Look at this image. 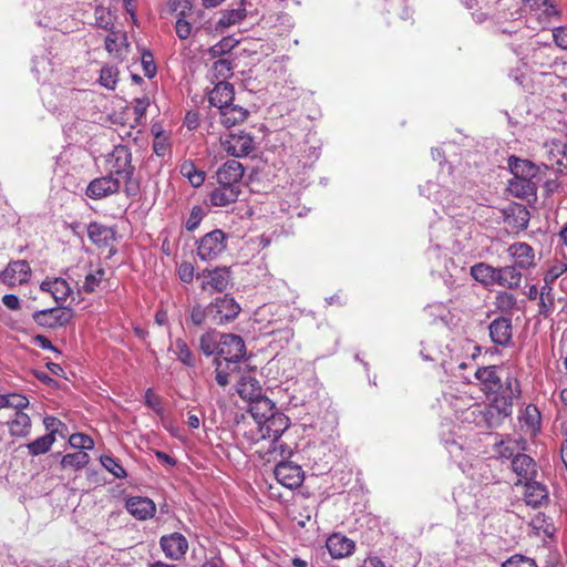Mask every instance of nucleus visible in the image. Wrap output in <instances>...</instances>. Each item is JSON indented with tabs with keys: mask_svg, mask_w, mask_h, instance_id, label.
Listing matches in <instances>:
<instances>
[{
	"mask_svg": "<svg viewBox=\"0 0 567 567\" xmlns=\"http://www.w3.org/2000/svg\"><path fill=\"white\" fill-rule=\"evenodd\" d=\"M167 11L176 17L175 32L181 40L188 39L193 29L199 28L203 11L195 10L190 0H169Z\"/></svg>",
	"mask_w": 567,
	"mask_h": 567,
	"instance_id": "f257e3e1",
	"label": "nucleus"
},
{
	"mask_svg": "<svg viewBox=\"0 0 567 567\" xmlns=\"http://www.w3.org/2000/svg\"><path fill=\"white\" fill-rule=\"evenodd\" d=\"M520 395V385L516 377L507 373L505 377V388L495 392V398L489 403L498 415L506 419L513 413L514 399Z\"/></svg>",
	"mask_w": 567,
	"mask_h": 567,
	"instance_id": "f03ea898",
	"label": "nucleus"
},
{
	"mask_svg": "<svg viewBox=\"0 0 567 567\" xmlns=\"http://www.w3.org/2000/svg\"><path fill=\"white\" fill-rule=\"evenodd\" d=\"M290 420L284 413L275 412L261 424L258 425L259 439L255 440L256 443L259 440L268 441L269 447L267 453H274L276 451V444L281 437L284 432L289 427Z\"/></svg>",
	"mask_w": 567,
	"mask_h": 567,
	"instance_id": "7ed1b4c3",
	"label": "nucleus"
},
{
	"mask_svg": "<svg viewBox=\"0 0 567 567\" xmlns=\"http://www.w3.org/2000/svg\"><path fill=\"white\" fill-rule=\"evenodd\" d=\"M227 247V236L221 229H214L196 243L197 256L204 261L217 259Z\"/></svg>",
	"mask_w": 567,
	"mask_h": 567,
	"instance_id": "20e7f679",
	"label": "nucleus"
},
{
	"mask_svg": "<svg viewBox=\"0 0 567 567\" xmlns=\"http://www.w3.org/2000/svg\"><path fill=\"white\" fill-rule=\"evenodd\" d=\"M240 311V306L229 295L218 297L209 303L210 322L217 326L234 321Z\"/></svg>",
	"mask_w": 567,
	"mask_h": 567,
	"instance_id": "39448f33",
	"label": "nucleus"
},
{
	"mask_svg": "<svg viewBox=\"0 0 567 567\" xmlns=\"http://www.w3.org/2000/svg\"><path fill=\"white\" fill-rule=\"evenodd\" d=\"M196 279L203 291L223 292L230 285L231 274L228 267L206 268L196 275Z\"/></svg>",
	"mask_w": 567,
	"mask_h": 567,
	"instance_id": "423d86ee",
	"label": "nucleus"
},
{
	"mask_svg": "<svg viewBox=\"0 0 567 567\" xmlns=\"http://www.w3.org/2000/svg\"><path fill=\"white\" fill-rule=\"evenodd\" d=\"M131 162L132 154L128 147L124 145L115 146L107 158L110 174L124 179L128 184L134 173V167Z\"/></svg>",
	"mask_w": 567,
	"mask_h": 567,
	"instance_id": "0eeeda50",
	"label": "nucleus"
},
{
	"mask_svg": "<svg viewBox=\"0 0 567 567\" xmlns=\"http://www.w3.org/2000/svg\"><path fill=\"white\" fill-rule=\"evenodd\" d=\"M74 317V312L68 307H55L38 310L32 315L35 323L48 329H58L68 326Z\"/></svg>",
	"mask_w": 567,
	"mask_h": 567,
	"instance_id": "6e6552de",
	"label": "nucleus"
},
{
	"mask_svg": "<svg viewBox=\"0 0 567 567\" xmlns=\"http://www.w3.org/2000/svg\"><path fill=\"white\" fill-rule=\"evenodd\" d=\"M464 420L474 423L477 427L494 429L498 427L505 419L498 415L489 404L486 406L474 404L465 412Z\"/></svg>",
	"mask_w": 567,
	"mask_h": 567,
	"instance_id": "1a4fd4ad",
	"label": "nucleus"
},
{
	"mask_svg": "<svg viewBox=\"0 0 567 567\" xmlns=\"http://www.w3.org/2000/svg\"><path fill=\"white\" fill-rule=\"evenodd\" d=\"M246 354V346L241 337L233 333H221L217 355L225 361L240 362Z\"/></svg>",
	"mask_w": 567,
	"mask_h": 567,
	"instance_id": "9d476101",
	"label": "nucleus"
},
{
	"mask_svg": "<svg viewBox=\"0 0 567 567\" xmlns=\"http://www.w3.org/2000/svg\"><path fill=\"white\" fill-rule=\"evenodd\" d=\"M221 146L227 154L234 157H243L249 155L254 150L252 137L245 133H229L221 140Z\"/></svg>",
	"mask_w": 567,
	"mask_h": 567,
	"instance_id": "9b49d317",
	"label": "nucleus"
},
{
	"mask_svg": "<svg viewBox=\"0 0 567 567\" xmlns=\"http://www.w3.org/2000/svg\"><path fill=\"white\" fill-rule=\"evenodd\" d=\"M121 182L118 177L109 174L90 182L86 187L85 194L92 199H102L110 195L116 194L120 190Z\"/></svg>",
	"mask_w": 567,
	"mask_h": 567,
	"instance_id": "f8f14e48",
	"label": "nucleus"
},
{
	"mask_svg": "<svg viewBox=\"0 0 567 567\" xmlns=\"http://www.w3.org/2000/svg\"><path fill=\"white\" fill-rule=\"evenodd\" d=\"M276 480L290 489L299 487L303 482L302 468L291 462H281L275 468Z\"/></svg>",
	"mask_w": 567,
	"mask_h": 567,
	"instance_id": "ddd939ff",
	"label": "nucleus"
},
{
	"mask_svg": "<svg viewBox=\"0 0 567 567\" xmlns=\"http://www.w3.org/2000/svg\"><path fill=\"white\" fill-rule=\"evenodd\" d=\"M244 166L236 159L225 162L216 172L217 184L240 188Z\"/></svg>",
	"mask_w": 567,
	"mask_h": 567,
	"instance_id": "4468645a",
	"label": "nucleus"
},
{
	"mask_svg": "<svg viewBox=\"0 0 567 567\" xmlns=\"http://www.w3.org/2000/svg\"><path fill=\"white\" fill-rule=\"evenodd\" d=\"M159 545L165 556L172 560L182 559L188 549V542L181 533L162 536Z\"/></svg>",
	"mask_w": 567,
	"mask_h": 567,
	"instance_id": "2eb2a0df",
	"label": "nucleus"
},
{
	"mask_svg": "<svg viewBox=\"0 0 567 567\" xmlns=\"http://www.w3.org/2000/svg\"><path fill=\"white\" fill-rule=\"evenodd\" d=\"M31 268L28 261L17 260L10 262L0 274V279L8 286H16L27 282L30 277Z\"/></svg>",
	"mask_w": 567,
	"mask_h": 567,
	"instance_id": "dca6fc26",
	"label": "nucleus"
},
{
	"mask_svg": "<svg viewBox=\"0 0 567 567\" xmlns=\"http://www.w3.org/2000/svg\"><path fill=\"white\" fill-rule=\"evenodd\" d=\"M498 371L499 368L496 365L482 367L476 370L475 378L486 392L495 393L505 388V378H502Z\"/></svg>",
	"mask_w": 567,
	"mask_h": 567,
	"instance_id": "f3484780",
	"label": "nucleus"
},
{
	"mask_svg": "<svg viewBox=\"0 0 567 567\" xmlns=\"http://www.w3.org/2000/svg\"><path fill=\"white\" fill-rule=\"evenodd\" d=\"M507 252L514 259V266L519 270L535 266L534 249L527 243H514L507 248Z\"/></svg>",
	"mask_w": 567,
	"mask_h": 567,
	"instance_id": "a211bd4d",
	"label": "nucleus"
},
{
	"mask_svg": "<svg viewBox=\"0 0 567 567\" xmlns=\"http://www.w3.org/2000/svg\"><path fill=\"white\" fill-rule=\"evenodd\" d=\"M326 547L332 558L340 559L350 556L354 551L355 543L340 533H334L328 537Z\"/></svg>",
	"mask_w": 567,
	"mask_h": 567,
	"instance_id": "6ab92c4d",
	"label": "nucleus"
},
{
	"mask_svg": "<svg viewBox=\"0 0 567 567\" xmlns=\"http://www.w3.org/2000/svg\"><path fill=\"white\" fill-rule=\"evenodd\" d=\"M125 507L132 516L140 520L152 518L156 512L155 503L151 498L142 496L127 498Z\"/></svg>",
	"mask_w": 567,
	"mask_h": 567,
	"instance_id": "aec40b11",
	"label": "nucleus"
},
{
	"mask_svg": "<svg viewBox=\"0 0 567 567\" xmlns=\"http://www.w3.org/2000/svg\"><path fill=\"white\" fill-rule=\"evenodd\" d=\"M489 337L492 341L499 346H507L512 341L513 327L512 319L498 317L489 323Z\"/></svg>",
	"mask_w": 567,
	"mask_h": 567,
	"instance_id": "412c9836",
	"label": "nucleus"
},
{
	"mask_svg": "<svg viewBox=\"0 0 567 567\" xmlns=\"http://www.w3.org/2000/svg\"><path fill=\"white\" fill-rule=\"evenodd\" d=\"M508 166L513 178L538 182L539 167L530 161L511 156L508 158Z\"/></svg>",
	"mask_w": 567,
	"mask_h": 567,
	"instance_id": "4be33fe9",
	"label": "nucleus"
},
{
	"mask_svg": "<svg viewBox=\"0 0 567 567\" xmlns=\"http://www.w3.org/2000/svg\"><path fill=\"white\" fill-rule=\"evenodd\" d=\"M42 291L49 292L58 303L66 301L72 293L69 282L59 277L47 278L40 286Z\"/></svg>",
	"mask_w": 567,
	"mask_h": 567,
	"instance_id": "5701e85b",
	"label": "nucleus"
},
{
	"mask_svg": "<svg viewBox=\"0 0 567 567\" xmlns=\"http://www.w3.org/2000/svg\"><path fill=\"white\" fill-rule=\"evenodd\" d=\"M241 193L240 188H234L226 185L215 187L209 194V202L212 206L225 207L237 202Z\"/></svg>",
	"mask_w": 567,
	"mask_h": 567,
	"instance_id": "b1692460",
	"label": "nucleus"
},
{
	"mask_svg": "<svg viewBox=\"0 0 567 567\" xmlns=\"http://www.w3.org/2000/svg\"><path fill=\"white\" fill-rule=\"evenodd\" d=\"M237 393L248 403L262 395V388L259 381L250 374H243L237 384Z\"/></svg>",
	"mask_w": 567,
	"mask_h": 567,
	"instance_id": "393cba45",
	"label": "nucleus"
},
{
	"mask_svg": "<svg viewBox=\"0 0 567 567\" xmlns=\"http://www.w3.org/2000/svg\"><path fill=\"white\" fill-rule=\"evenodd\" d=\"M512 470L526 482L534 478L537 473L535 461L527 454L516 453L512 460Z\"/></svg>",
	"mask_w": 567,
	"mask_h": 567,
	"instance_id": "a878e982",
	"label": "nucleus"
},
{
	"mask_svg": "<svg viewBox=\"0 0 567 567\" xmlns=\"http://www.w3.org/2000/svg\"><path fill=\"white\" fill-rule=\"evenodd\" d=\"M210 105L219 110L234 100V86L228 82H217L208 96Z\"/></svg>",
	"mask_w": 567,
	"mask_h": 567,
	"instance_id": "bb28decb",
	"label": "nucleus"
},
{
	"mask_svg": "<svg viewBox=\"0 0 567 567\" xmlns=\"http://www.w3.org/2000/svg\"><path fill=\"white\" fill-rule=\"evenodd\" d=\"M508 190L515 197L529 202L536 198L537 181L512 178L508 183Z\"/></svg>",
	"mask_w": 567,
	"mask_h": 567,
	"instance_id": "cd10ccee",
	"label": "nucleus"
},
{
	"mask_svg": "<svg viewBox=\"0 0 567 567\" xmlns=\"http://www.w3.org/2000/svg\"><path fill=\"white\" fill-rule=\"evenodd\" d=\"M525 502L533 508L539 507L543 502L547 501L548 492L545 485L530 480L525 484Z\"/></svg>",
	"mask_w": 567,
	"mask_h": 567,
	"instance_id": "c85d7f7f",
	"label": "nucleus"
},
{
	"mask_svg": "<svg viewBox=\"0 0 567 567\" xmlns=\"http://www.w3.org/2000/svg\"><path fill=\"white\" fill-rule=\"evenodd\" d=\"M213 364L215 365V380L216 383L226 388L230 383L233 373L238 372L239 362L225 361L221 358H214Z\"/></svg>",
	"mask_w": 567,
	"mask_h": 567,
	"instance_id": "c756f323",
	"label": "nucleus"
},
{
	"mask_svg": "<svg viewBox=\"0 0 567 567\" xmlns=\"http://www.w3.org/2000/svg\"><path fill=\"white\" fill-rule=\"evenodd\" d=\"M275 409L274 402L264 394L249 402V412L258 425L272 415L276 412Z\"/></svg>",
	"mask_w": 567,
	"mask_h": 567,
	"instance_id": "7c9ffc66",
	"label": "nucleus"
},
{
	"mask_svg": "<svg viewBox=\"0 0 567 567\" xmlns=\"http://www.w3.org/2000/svg\"><path fill=\"white\" fill-rule=\"evenodd\" d=\"M496 278L497 286H502L507 289H516L520 285L522 272L514 265L497 267Z\"/></svg>",
	"mask_w": 567,
	"mask_h": 567,
	"instance_id": "2f4dec72",
	"label": "nucleus"
},
{
	"mask_svg": "<svg viewBox=\"0 0 567 567\" xmlns=\"http://www.w3.org/2000/svg\"><path fill=\"white\" fill-rule=\"evenodd\" d=\"M218 112H219L220 122L226 127H231V126H235L237 124H240L248 116V111L247 110H245L241 106L234 105L231 103L226 105L225 107H223Z\"/></svg>",
	"mask_w": 567,
	"mask_h": 567,
	"instance_id": "473e14b6",
	"label": "nucleus"
},
{
	"mask_svg": "<svg viewBox=\"0 0 567 567\" xmlns=\"http://www.w3.org/2000/svg\"><path fill=\"white\" fill-rule=\"evenodd\" d=\"M497 267L485 262H478L471 267V276L485 287L496 285Z\"/></svg>",
	"mask_w": 567,
	"mask_h": 567,
	"instance_id": "72a5a7b5",
	"label": "nucleus"
},
{
	"mask_svg": "<svg viewBox=\"0 0 567 567\" xmlns=\"http://www.w3.org/2000/svg\"><path fill=\"white\" fill-rule=\"evenodd\" d=\"M115 233L112 228L99 223H91L87 226V236L97 246H107L114 239Z\"/></svg>",
	"mask_w": 567,
	"mask_h": 567,
	"instance_id": "f704fd0d",
	"label": "nucleus"
},
{
	"mask_svg": "<svg viewBox=\"0 0 567 567\" xmlns=\"http://www.w3.org/2000/svg\"><path fill=\"white\" fill-rule=\"evenodd\" d=\"M539 310L538 313L545 318L549 317L555 309V297L553 285L545 284L539 289Z\"/></svg>",
	"mask_w": 567,
	"mask_h": 567,
	"instance_id": "c9c22d12",
	"label": "nucleus"
},
{
	"mask_svg": "<svg viewBox=\"0 0 567 567\" xmlns=\"http://www.w3.org/2000/svg\"><path fill=\"white\" fill-rule=\"evenodd\" d=\"M181 174L188 179L193 187H199L205 182V172L198 169L193 161H184L179 167Z\"/></svg>",
	"mask_w": 567,
	"mask_h": 567,
	"instance_id": "e433bc0d",
	"label": "nucleus"
},
{
	"mask_svg": "<svg viewBox=\"0 0 567 567\" xmlns=\"http://www.w3.org/2000/svg\"><path fill=\"white\" fill-rule=\"evenodd\" d=\"M31 420L28 414L17 410L14 417L9 422L10 433L13 436H25L29 433Z\"/></svg>",
	"mask_w": 567,
	"mask_h": 567,
	"instance_id": "4c0bfd02",
	"label": "nucleus"
},
{
	"mask_svg": "<svg viewBox=\"0 0 567 567\" xmlns=\"http://www.w3.org/2000/svg\"><path fill=\"white\" fill-rule=\"evenodd\" d=\"M220 336L217 331H207L200 336L199 349L206 357L217 355Z\"/></svg>",
	"mask_w": 567,
	"mask_h": 567,
	"instance_id": "58836bf2",
	"label": "nucleus"
},
{
	"mask_svg": "<svg viewBox=\"0 0 567 567\" xmlns=\"http://www.w3.org/2000/svg\"><path fill=\"white\" fill-rule=\"evenodd\" d=\"M522 422L532 434H535L540 430L542 416L536 405L529 404L526 406L522 416Z\"/></svg>",
	"mask_w": 567,
	"mask_h": 567,
	"instance_id": "ea45409f",
	"label": "nucleus"
},
{
	"mask_svg": "<svg viewBox=\"0 0 567 567\" xmlns=\"http://www.w3.org/2000/svg\"><path fill=\"white\" fill-rule=\"evenodd\" d=\"M213 81L227 82L226 80L233 75V63L228 59H219L215 61L210 69Z\"/></svg>",
	"mask_w": 567,
	"mask_h": 567,
	"instance_id": "a19ab883",
	"label": "nucleus"
},
{
	"mask_svg": "<svg viewBox=\"0 0 567 567\" xmlns=\"http://www.w3.org/2000/svg\"><path fill=\"white\" fill-rule=\"evenodd\" d=\"M529 218V212L523 205H517V207L512 210V214H507L506 216L507 223L513 224L517 230L526 229L528 227Z\"/></svg>",
	"mask_w": 567,
	"mask_h": 567,
	"instance_id": "79ce46f5",
	"label": "nucleus"
},
{
	"mask_svg": "<svg viewBox=\"0 0 567 567\" xmlns=\"http://www.w3.org/2000/svg\"><path fill=\"white\" fill-rule=\"evenodd\" d=\"M90 462V456L85 451H76L64 455L61 460L62 468L80 470Z\"/></svg>",
	"mask_w": 567,
	"mask_h": 567,
	"instance_id": "37998d69",
	"label": "nucleus"
},
{
	"mask_svg": "<svg viewBox=\"0 0 567 567\" xmlns=\"http://www.w3.org/2000/svg\"><path fill=\"white\" fill-rule=\"evenodd\" d=\"M55 441L52 433H48L27 444L28 452L31 456H38L47 453Z\"/></svg>",
	"mask_w": 567,
	"mask_h": 567,
	"instance_id": "c03bdc74",
	"label": "nucleus"
},
{
	"mask_svg": "<svg viewBox=\"0 0 567 567\" xmlns=\"http://www.w3.org/2000/svg\"><path fill=\"white\" fill-rule=\"evenodd\" d=\"M173 352L177 359L186 367L194 368L196 365V359L183 339H177L173 346Z\"/></svg>",
	"mask_w": 567,
	"mask_h": 567,
	"instance_id": "a18cd8bd",
	"label": "nucleus"
},
{
	"mask_svg": "<svg viewBox=\"0 0 567 567\" xmlns=\"http://www.w3.org/2000/svg\"><path fill=\"white\" fill-rule=\"evenodd\" d=\"M95 25L106 31L114 29L116 16L112 11L102 6H96L94 10Z\"/></svg>",
	"mask_w": 567,
	"mask_h": 567,
	"instance_id": "49530a36",
	"label": "nucleus"
},
{
	"mask_svg": "<svg viewBox=\"0 0 567 567\" xmlns=\"http://www.w3.org/2000/svg\"><path fill=\"white\" fill-rule=\"evenodd\" d=\"M125 41V34L118 30L112 29L105 38V49L109 53L120 56L122 53V45Z\"/></svg>",
	"mask_w": 567,
	"mask_h": 567,
	"instance_id": "de8ad7c7",
	"label": "nucleus"
},
{
	"mask_svg": "<svg viewBox=\"0 0 567 567\" xmlns=\"http://www.w3.org/2000/svg\"><path fill=\"white\" fill-rule=\"evenodd\" d=\"M246 17V10L244 8H237L231 10H225L221 13L217 22V27L219 28H228L239 21H241Z\"/></svg>",
	"mask_w": 567,
	"mask_h": 567,
	"instance_id": "09e8293b",
	"label": "nucleus"
},
{
	"mask_svg": "<svg viewBox=\"0 0 567 567\" xmlns=\"http://www.w3.org/2000/svg\"><path fill=\"white\" fill-rule=\"evenodd\" d=\"M105 276V270L101 267L92 270L85 276L84 284L82 286V290L86 293L94 292L95 289L100 286L103 278Z\"/></svg>",
	"mask_w": 567,
	"mask_h": 567,
	"instance_id": "8fccbe9b",
	"label": "nucleus"
},
{
	"mask_svg": "<svg viewBox=\"0 0 567 567\" xmlns=\"http://www.w3.org/2000/svg\"><path fill=\"white\" fill-rule=\"evenodd\" d=\"M523 2L524 0H499L498 8L504 11L502 18L505 20L512 19L513 21H516Z\"/></svg>",
	"mask_w": 567,
	"mask_h": 567,
	"instance_id": "3c124183",
	"label": "nucleus"
},
{
	"mask_svg": "<svg viewBox=\"0 0 567 567\" xmlns=\"http://www.w3.org/2000/svg\"><path fill=\"white\" fill-rule=\"evenodd\" d=\"M237 44L238 41L235 38L225 37L209 49V53L213 58L221 56L229 53Z\"/></svg>",
	"mask_w": 567,
	"mask_h": 567,
	"instance_id": "603ef678",
	"label": "nucleus"
},
{
	"mask_svg": "<svg viewBox=\"0 0 567 567\" xmlns=\"http://www.w3.org/2000/svg\"><path fill=\"white\" fill-rule=\"evenodd\" d=\"M567 271L566 260H555L544 275L545 284H554L561 275Z\"/></svg>",
	"mask_w": 567,
	"mask_h": 567,
	"instance_id": "864d4df0",
	"label": "nucleus"
},
{
	"mask_svg": "<svg viewBox=\"0 0 567 567\" xmlns=\"http://www.w3.org/2000/svg\"><path fill=\"white\" fill-rule=\"evenodd\" d=\"M516 303V297L507 291H501L495 297V306L502 312H511Z\"/></svg>",
	"mask_w": 567,
	"mask_h": 567,
	"instance_id": "5fc2aeb1",
	"label": "nucleus"
},
{
	"mask_svg": "<svg viewBox=\"0 0 567 567\" xmlns=\"http://www.w3.org/2000/svg\"><path fill=\"white\" fill-rule=\"evenodd\" d=\"M100 461L103 467L112 473L115 477L123 478L126 476L124 467L114 457L103 455L101 456Z\"/></svg>",
	"mask_w": 567,
	"mask_h": 567,
	"instance_id": "6e6d98bb",
	"label": "nucleus"
},
{
	"mask_svg": "<svg viewBox=\"0 0 567 567\" xmlns=\"http://www.w3.org/2000/svg\"><path fill=\"white\" fill-rule=\"evenodd\" d=\"M69 443L72 447L79 449L80 451L92 450L94 447L93 440L83 433H74L70 436Z\"/></svg>",
	"mask_w": 567,
	"mask_h": 567,
	"instance_id": "4d7b16f0",
	"label": "nucleus"
},
{
	"mask_svg": "<svg viewBox=\"0 0 567 567\" xmlns=\"http://www.w3.org/2000/svg\"><path fill=\"white\" fill-rule=\"evenodd\" d=\"M144 403L146 406L152 409L157 415H163L164 409L162 404V399L153 391V389L150 388L145 391Z\"/></svg>",
	"mask_w": 567,
	"mask_h": 567,
	"instance_id": "13d9d810",
	"label": "nucleus"
},
{
	"mask_svg": "<svg viewBox=\"0 0 567 567\" xmlns=\"http://www.w3.org/2000/svg\"><path fill=\"white\" fill-rule=\"evenodd\" d=\"M205 215H206V212L203 208V206H200V205L194 206L190 210L189 217L187 218V220L185 223L186 229L188 231L195 230L199 226V224Z\"/></svg>",
	"mask_w": 567,
	"mask_h": 567,
	"instance_id": "bf43d9fd",
	"label": "nucleus"
},
{
	"mask_svg": "<svg viewBox=\"0 0 567 567\" xmlns=\"http://www.w3.org/2000/svg\"><path fill=\"white\" fill-rule=\"evenodd\" d=\"M117 82V70L111 66L102 68L100 83L106 89L113 90Z\"/></svg>",
	"mask_w": 567,
	"mask_h": 567,
	"instance_id": "052dcab7",
	"label": "nucleus"
},
{
	"mask_svg": "<svg viewBox=\"0 0 567 567\" xmlns=\"http://www.w3.org/2000/svg\"><path fill=\"white\" fill-rule=\"evenodd\" d=\"M495 452L497 455L502 458H514L515 454V447H514V441L512 440H502L498 443L495 444Z\"/></svg>",
	"mask_w": 567,
	"mask_h": 567,
	"instance_id": "680f3d73",
	"label": "nucleus"
},
{
	"mask_svg": "<svg viewBox=\"0 0 567 567\" xmlns=\"http://www.w3.org/2000/svg\"><path fill=\"white\" fill-rule=\"evenodd\" d=\"M205 320L210 321L209 305L205 308L199 305L194 306L190 310V321L193 324L200 326L205 322Z\"/></svg>",
	"mask_w": 567,
	"mask_h": 567,
	"instance_id": "e2e57ef3",
	"label": "nucleus"
},
{
	"mask_svg": "<svg viewBox=\"0 0 567 567\" xmlns=\"http://www.w3.org/2000/svg\"><path fill=\"white\" fill-rule=\"evenodd\" d=\"M502 567H537L534 559L523 556L514 555L503 563Z\"/></svg>",
	"mask_w": 567,
	"mask_h": 567,
	"instance_id": "0e129e2a",
	"label": "nucleus"
},
{
	"mask_svg": "<svg viewBox=\"0 0 567 567\" xmlns=\"http://www.w3.org/2000/svg\"><path fill=\"white\" fill-rule=\"evenodd\" d=\"M177 274L179 279L185 284H190L195 277V269L190 262H182L178 266Z\"/></svg>",
	"mask_w": 567,
	"mask_h": 567,
	"instance_id": "69168bd1",
	"label": "nucleus"
},
{
	"mask_svg": "<svg viewBox=\"0 0 567 567\" xmlns=\"http://www.w3.org/2000/svg\"><path fill=\"white\" fill-rule=\"evenodd\" d=\"M142 65L145 76L152 79L156 74V65L151 52L147 51L142 54Z\"/></svg>",
	"mask_w": 567,
	"mask_h": 567,
	"instance_id": "338daca9",
	"label": "nucleus"
},
{
	"mask_svg": "<svg viewBox=\"0 0 567 567\" xmlns=\"http://www.w3.org/2000/svg\"><path fill=\"white\" fill-rule=\"evenodd\" d=\"M553 38L557 47L567 50V27H559L553 30Z\"/></svg>",
	"mask_w": 567,
	"mask_h": 567,
	"instance_id": "774afa93",
	"label": "nucleus"
}]
</instances>
